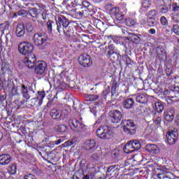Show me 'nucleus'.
Masks as SVG:
<instances>
[{
    "label": "nucleus",
    "instance_id": "7",
    "mask_svg": "<svg viewBox=\"0 0 179 179\" xmlns=\"http://www.w3.org/2000/svg\"><path fill=\"white\" fill-rule=\"evenodd\" d=\"M33 50H34V47L33 44L24 41L21 42L18 44V51L20 54L22 55H29L33 52Z\"/></svg>",
    "mask_w": 179,
    "mask_h": 179
},
{
    "label": "nucleus",
    "instance_id": "64",
    "mask_svg": "<svg viewBox=\"0 0 179 179\" xmlns=\"http://www.w3.org/2000/svg\"><path fill=\"white\" fill-rule=\"evenodd\" d=\"M22 15H24V13H23V11L22 10L18 11V16H22Z\"/></svg>",
    "mask_w": 179,
    "mask_h": 179
},
{
    "label": "nucleus",
    "instance_id": "28",
    "mask_svg": "<svg viewBox=\"0 0 179 179\" xmlns=\"http://www.w3.org/2000/svg\"><path fill=\"white\" fill-rule=\"evenodd\" d=\"M17 171V165L16 164H11L8 167V173L11 176H15Z\"/></svg>",
    "mask_w": 179,
    "mask_h": 179
},
{
    "label": "nucleus",
    "instance_id": "63",
    "mask_svg": "<svg viewBox=\"0 0 179 179\" xmlns=\"http://www.w3.org/2000/svg\"><path fill=\"white\" fill-rule=\"evenodd\" d=\"M83 179H90V176H89V175H85L83 176Z\"/></svg>",
    "mask_w": 179,
    "mask_h": 179
},
{
    "label": "nucleus",
    "instance_id": "36",
    "mask_svg": "<svg viewBox=\"0 0 179 179\" xmlns=\"http://www.w3.org/2000/svg\"><path fill=\"white\" fill-rule=\"evenodd\" d=\"M125 24L127 26L132 27V26H135V24H136V22L132 18H127L125 20Z\"/></svg>",
    "mask_w": 179,
    "mask_h": 179
},
{
    "label": "nucleus",
    "instance_id": "5",
    "mask_svg": "<svg viewBox=\"0 0 179 179\" xmlns=\"http://www.w3.org/2000/svg\"><path fill=\"white\" fill-rule=\"evenodd\" d=\"M69 125L70 128L76 132H81V134H87V128L86 125L80 123L76 119L69 120Z\"/></svg>",
    "mask_w": 179,
    "mask_h": 179
},
{
    "label": "nucleus",
    "instance_id": "42",
    "mask_svg": "<svg viewBox=\"0 0 179 179\" xmlns=\"http://www.w3.org/2000/svg\"><path fill=\"white\" fill-rule=\"evenodd\" d=\"M142 5L143 8H149L151 5L150 0H143Z\"/></svg>",
    "mask_w": 179,
    "mask_h": 179
},
{
    "label": "nucleus",
    "instance_id": "53",
    "mask_svg": "<svg viewBox=\"0 0 179 179\" xmlns=\"http://www.w3.org/2000/svg\"><path fill=\"white\" fill-rule=\"evenodd\" d=\"M131 60L129 57H126V64L127 65H131Z\"/></svg>",
    "mask_w": 179,
    "mask_h": 179
},
{
    "label": "nucleus",
    "instance_id": "22",
    "mask_svg": "<svg viewBox=\"0 0 179 179\" xmlns=\"http://www.w3.org/2000/svg\"><path fill=\"white\" fill-rule=\"evenodd\" d=\"M25 34H26V28L24 27V24H18L15 30V34L17 37H23Z\"/></svg>",
    "mask_w": 179,
    "mask_h": 179
},
{
    "label": "nucleus",
    "instance_id": "3",
    "mask_svg": "<svg viewBox=\"0 0 179 179\" xmlns=\"http://www.w3.org/2000/svg\"><path fill=\"white\" fill-rule=\"evenodd\" d=\"M34 44L36 47L41 48V50H44L43 45L47 43V40H48V35L45 33H36L33 37Z\"/></svg>",
    "mask_w": 179,
    "mask_h": 179
},
{
    "label": "nucleus",
    "instance_id": "14",
    "mask_svg": "<svg viewBox=\"0 0 179 179\" xmlns=\"http://www.w3.org/2000/svg\"><path fill=\"white\" fill-rule=\"evenodd\" d=\"M78 61L80 64L85 68L90 66V65H92L93 62V61L92 60V57H90L89 55L86 54L80 56Z\"/></svg>",
    "mask_w": 179,
    "mask_h": 179
},
{
    "label": "nucleus",
    "instance_id": "47",
    "mask_svg": "<svg viewBox=\"0 0 179 179\" xmlns=\"http://www.w3.org/2000/svg\"><path fill=\"white\" fill-rule=\"evenodd\" d=\"M154 122L155 124H156V125H160V123L162 122V117H156V119L154 120Z\"/></svg>",
    "mask_w": 179,
    "mask_h": 179
},
{
    "label": "nucleus",
    "instance_id": "25",
    "mask_svg": "<svg viewBox=\"0 0 179 179\" xmlns=\"http://www.w3.org/2000/svg\"><path fill=\"white\" fill-rule=\"evenodd\" d=\"M68 129L69 127L66 124H59L55 127V131L59 134H64V132H66Z\"/></svg>",
    "mask_w": 179,
    "mask_h": 179
},
{
    "label": "nucleus",
    "instance_id": "29",
    "mask_svg": "<svg viewBox=\"0 0 179 179\" xmlns=\"http://www.w3.org/2000/svg\"><path fill=\"white\" fill-rule=\"evenodd\" d=\"M57 27V23L51 21V20H48L47 22V29H48V33H52V29L54 30V29H55Z\"/></svg>",
    "mask_w": 179,
    "mask_h": 179
},
{
    "label": "nucleus",
    "instance_id": "30",
    "mask_svg": "<svg viewBox=\"0 0 179 179\" xmlns=\"http://www.w3.org/2000/svg\"><path fill=\"white\" fill-rule=\"evenodd\" d=\"M129 40L130 41H132V43H139L141 41V38L138 35H136L135 34H129Z\"/></svg>",
    "mask_w": 179,
    "mask_h": 179
},
{
    "label": "nucleus",
    "instance_id": "6",
    "mask_svg": "<svg viewBox=\"0 0 179 179\" xmlns=\"http://www.w3.org/2000/svg\"><path fill=\"white\" fill-rule=\"evenodd\" d=\"M122 125H123V131L124 132H126V134H130V135H135L136 134V126L135 125L134 120H122Z\"/></svg>",
    "mask_w": 179,
    "mask_h": 179
},
{
    "label": "nucleus",
    "instance_id": "56",
    "mask_svg": "<svg viewBox=\"0 0 179 179\" xmlns=\"http://www.w3.org/2000/svg\"><path fill=\"white\" fill-rule=\"evenodd\" d=\"M148 33H150V34H156V29H149Z\"/></svg>",
    "mask_w": 179,
    "mask_h": 179
},
{
    "label": "nucleus",
    "instance_id": "26",
    "mask_svg": "<svg viewBox=\"0 0 179 179\" xmlns=\"http://www.w3.org/2000/svg\"><path fill=\"white\" fill-rule=\"evenodd\" d=\"M96 147V141L94 140H87L85 141V148L87 150H92Z\"/></svg>",
    "mask_w": 179,
    "mask_h": 179
},
{
    "label": "nucleus",
    "instance_id": "58",
    "mask_svg": "<svg viewBox=\"0 0 179 179\" xmlns=\"http://www.w3.org/2000/svg\"><path fill=\"white\" fill-rule=\"evenodd\" d=\"M51 106H52V101H49L46 105V107H48V108H50Z\"/></svg>",
    "mask_w": 179,
    "mask_h": 179
},
{
    "label": "nucleus",
    "instance_id": "38",
    "mask_svg": "<svg viewBox=\"0 0 179 179\" xmlns=\"http://www.w3.org/2000/svg\"><path fill=\"white\" fill-rule=\"evenodd\" d=\"M112 96H115L117 94V82L113 81L112 85V91H111Z\"/></svg>",
    "mask_w": 179,
    "mask_h": 179
},
{
    "label": "nucleus",
    "instance_id": "59",
    "mask_svg": "<svg viewBox=\"0 0 179 179\" xmlns=\"http://www.w3.org/2000/svg\"><path fill=\"white\" fill-rule=\"evenodd\" d=\"M173 10L174 12H178V11H179V6H175L173 8Z\"/></svg>",
    "mask_w": 179,
    "mask_h": 179
},
{
    "label": "nucleus",
    "instance_id": "61",
    "mask_svg": "<svg viewBox=\"0 0 179 179\" xmlns=\"http://www.w3.org/2000/svg\"><path fill=\"white\" fill-rule=\"evenodd\" d=\"M164 93V94H166V96L170 95V91H169L168 90H165Z\"/></svg>",
    "mask_w": 179,
    "mask_h": 179
},
{
    "label": "nucleus",
    "instance_id": "57",
    "mask_svg": "<svg viewBox=\"0 0 179 179\" xmlns=\"http://www.w3.org/2000/svg\"><path fill=\"white\" fill-rule=\"evenodd\" d=\"M62 143V140L61 138L54 142L55 145H59V143Z\"/></svg>",
    "mask_w": 179,
    "mask_h": 179
},
{
    "label": "nucleus",
    "instance_id": "32",
    "mask_svg": "<svg viewBox=\"0 0 179 179\" xmlns=\"http://www.w3.org/2000/svg\"><path fill=\"white\" fill-rule=\"evenodd\" d=\"M130 143H131V145L133 146V149H134V151L136 152L141 149V143L138 141L137 140H132L130 141Z\"/></svg>",
    "mask_w": 179,
    "mask_h": 179
},
{
    "label": "nucleus",
    "instance_id": "48",
    "mask_svg": "<svg viewBox=\"0 0 179 179\" xmlns=\"http://www.w3.org/2000/svg\"><path fill=\"white\" fill-rule=\"evenodd\" d=\"M173 20L175 22V23H178L179 22V14H176L173 17Z\"/></svg>",
    "mask_w": 179,
    "mask_h": 179
},
{
    "label": "nucleus",
    "instance_id": "18",
    "mask_svg": "<svg viewBox=\"0 0 179 179\" xmlns=\"http://www.w3.org/2000/svg\"><path fill=\"white\" fill-rule=\"evenodd\" d=\"M157 177V178H159V179H164V178L171 179V178L173 177V173H171V172H170V169L163 168L162 173H158Z\"/></svg>",
    "mask_w": 179,
    "mask_h": 179
},
{
    "label": "nucleus",
    "instance_id": "4",
    "mask_svg": "<svg viewBox=\"0 0 179 179\" xmlns=\"http://www.w3.org/2000/svg\"><path fill=\"white\" fill-rule=\"evenodd\" d=\"M96 136L101 139H111L114 135L113 131L108 129L107 126H101L96 130Z\"/></svg>",
    "mask_w": 179,
    "mask_h": 179
},
{
    "label": "nucleus",
    "instance_id": "44",
    "mask_svg": "<svg viewBox=\"0 0 179 179\" xmlns=\"http://www.w3.org/2000/svg\"><path fill=\"white\" fill-rule=\"evenodd\" d=\"M41 19H43L44 22H45V20L48 19V14L46 12L43 11L41 14Z\"/></svg>",
    "mask_w": 179,
    "mask_h": 179
},
{
    "label": "nucleus",
    "instance_id": "31",
    "mask_svg": "<svg viewBox=\"0 0 179 179\" xmlns=\"http://www.w3.org/2000/svg\"><path fill=\"white\" fill-rule=\"evenodd\" d=\"M155 108L157 113H163V110H164V103L162 101L155 102Z\"/></svg>",
    "mask_w": 179,
    "mask_h": 179
},
{
    "label": "nucleus",
    "instance_id": "62",
    "mask_svg": "<svg viewBox=\"0 0 179 179\" xmlns=\"http://www.w3.org/2000/svg\"><path fill=\"white\" fill-rule=\"evenodd\" d=\"M108 48L109 50H114V46L113 45H110Z\"/></svg>",
    "mask_w": 179,
    "mask_h": 179
},
{
    "label": "nucleus",
    "instance_id": "40",
    "mask_svg": "<svg viewBox=\"0 0 179 179\" xmlns=\"http://www.w3.org/2000/svg\"><path fill=\"white\" fill-rule=\"evenodd\" d=\"M160 22L162 26H167V24H169V21L167 20V18H166V17L164 16L161 17Z\"/></svg>",
    "mask_w": 179,
    "mask_h": 179
},
{
    "label": "nucleus",
    "instance_id": "45",
    "mask_svg": "<svg viewBox=\"0 0 179 179\" xmlns=\"http://www.w3.org/2000/svg\"><path fill=\"white\" fill-rule=\"evenodd\" d=\"M3 85L4 86H6V87H8V89H10V87L12 86V82L8 80L5 81L4 83H3Z\"/></svg>",
    "mask_w": 179,
    "mask_h": 179
},
{
    "label": "nucleus",
    "instance_id": "41",
    "mask_svg": "<svg viewBox=\"0 0 179 179\" xmlns=\"http://www.w3.org/2000/svg\"><path fill=\"white\" fill-rule=\"evenodd\" d=\"M171 31H173L176 36H179V26L178 24H174Z\"/></svg>",
    "mask_w": 179,
    "mask_h": 179
},
{
    "label": "nucleus",
    "instance_id": "19",
    "mask_svg": "<svg viewBox=\"0 0 179 179\" xmlns=\"http://www.w3.org/2000/svg\"><path fill=\"white\" fill-rule=\"evenodd\" d=\"M12 162V157L8 154H3L0 155V165L8 166Z\"/></svg>",
    "mask_w": 179,
    "mask_h": 179
},
{
    "label": "nucleus",
    "instance_id": "46",
    "mask_svg": "<svg viewBox=\"0 0 179 179\" xmlns=\"http://www.w3.org/2000/svg\"><path fill=\"white\" fill-rule=\"evenodd\" d=\"M24 179H36V176L33 174H27L24 176Z\"/></svg>",
    "mask_w": 179,
    "mask_h": 179
},
{
    "label": "nucleus",
    "instance_id": "35",
    "mask_svg": "<svg viewBox=\"0 0 179 179\" xmlns=\"http://www.w3.org/2000/svg\"><path fill=\"white\" fill-rule=\"evenodd\" d=\"M99 95H94V94H89L87 95L86 99L87 101H96V100H99Z\"/></svg>",
    "mask_w": 179,
    "mask_h": 179
},
{
    "label": "nucleus",
    "instance_id": "24",
    "mask_svg": "<svg viewBox=\"0 0 179 179\" xmlns=\"http://www.w3.org/2000/svg\"><path fill=\"white\" fill-rule=\"evenodd\" d=\"M164 118L168 122H171L174 120V110H171L164 113Z\"/></svg>",
    "mask_w": 179,
    "mask_h": 179
},
{
    "label": "nucleus",
    "instance_id": "37",
    "mask_svg": "<svg viewBox=\"0 0 179 179\" xmlns=\"http://www.w3.org/2000/svg\"><path fill=\"white\" fill-rule=\"evenodd\" d=\"M44 97H45V92H43V91H38V96L36 97V99H38V100L39 101V105L41 106V102L43 101V99H44Z\"/></svg>",
    "mask_w": 179,
    "mask_h": 179
},
{
    "label": "nucleus",
    "instance_id": "15",
    "mask_svg": "<svg viewBox=\"0 0 179 179\" xmlns=\"http://www.w3.org/2000/svg\"><path fill=\"white\" fill-rule=\"evenodd\" d=\"M178 134L176 131H171L166 134V141L169 145H174L177 142Z\"/></svg>",
    "mask_w": 179,
    "mask_h": 179
},
{
    "label": "nucleus",
    "instance_id": "39",
    "mask_svg": "<svg viewBox=\"0 0 179 179\" xmlns=\"http://www.w3.org/2000/svg\"><path fill=\"white\" fill-rule=\"evenodd\" d=\"M159 12L160 13H167L169 12V7L167 6H161Z\"/></svg>",
    "mask_w": 179,
    "mask_h": 179
},
{
    "label": "nucleus",
    "instance_id": "17",
    "mask_svg": "<svg viewBox=\"0 0 179 179\" xmlns=\"http://www.w3.org/2000/svg\"><path fill=\"white\" fill-rule=\"evenodd\" d=\"M156 54L158 58L161 59V61H166V59H167V55L166 54L164 48L162 46L157 47L156 50Z\"/></svg>",
    "mask_w": 179,
    "mask_h": 179
},
{
    "label": "nucleus",
    "instance_id": "8",
    "mask_svg": "<svg viewBox=\"0 0 179 179\" xmlns=\"http://www.w3.org/2000/svg\"><path fill=\"white\" fill-rule=\"evenodd\" d=\"M109 120L113 124H119L122 120V113L118 110H113L109 112Z\"/></svg>",
    "mask_w": 179,
    "mask_h": 179
},
{
    "label": "nucleus",
    "instance_id": "50",
    "mask_svg": "<svg viewBox=\"0 0 179 179\" xmlns=\"http://www.w3.org/2000/svg\"><path fill=\"white\" fill-rule=\"evenodd\" d=\"M37 101H38V98H33L31 99V106H36L37 103Z\"/></svg>",
    "mask_w": 179,
    "mask_h": 179
},
{
    "label": "nucleus",
    "instance_id": "21",
    "mask_svg": "<svg viewBox=\"0 0 179 179\" xmlns=\"http://www.w3.org/2000/svg\"><path fill=\"white\" fill-rule=\"evenodd\" d=\"M110 10V13L115 16L117 20H122L124 19V14L120 11V8H117L116 7L113 8Z\"/></svg>",
    "mask_w": 179,
    "mask_h": 179
},
{
    "label": "nucleus",
    "instance_id": "12",
    "mask_svg": "<svg viewBox=\"0 0 179 179\" xmlns=\"http://www.w3.org/2000/svg\"><path fill=\"white\" fill-rule=\"evenodd\" d=\"M21 93L24 99H26L27 100H29L31 97V93H33L34 94L36 92H34V90L33 89V87L29 86L27 87L24 85H22L21 88Z\"/></svg>",
    "mask_w": 179,
    "mask_h": 179
},
{
    "label": "nucleus",
    "instance_id": "9",
    "mask_svg": "<svg viewBox=\"0 0 179 179\" xmlns=\"http://www.w3.org/2000/svg\"><path fill=\"white\" fill-rule=\"evenodd\" d=\"M36 61L37 59L36 58V55L33 54V52L27 55L23 59L24 65L29 69H33V68H34Z\"/></svg>",
    "mask_w": 179,
    "mask_h": 179
},
{
    "label": "nucleus",
    "instance_id": "60",
    "mask_svg": "<svg viewBox=\"0 0 179 179\" xmlns=\"http://www.w3.org/2000/svg\"><path fill=\"white\" fill-rule=\"evenodd\" d=\"M9 37H12V35H10V34H6V41H8Z\"/></svg>",
    "mask_w": 179,
    "mask_h": 179
},
{
    "label": "nucleus",
    "instance_id": "55",
    "mask_svg": "<svg viewBox=\"0 0 179 179\" xmlns=\"http://www.w3.org/2000/svg\"><path fill=\"white\" fill-rule=\"evenodd\" d=\"M115 52L114 50H108V54H107V57H108V58L110 57H111V55H113Z\"/></svg>",
    "mask_w": 179,
    "mask_h": 179
},
{
    "label": "nucleus",
    "instance_id": "13",
    "mask_svg": "<svg viewBox=\"0 0 179 179\" xmlns=\"http://www.w3.org/2000/svg\"><path fill=\"white\" fill-rule=\"evenodd\" d=\"M35 73L37 75H43L47 71V63L44 61H39L35 64Z\"/></svg>",
    "mask_w": 179,
    "mask_h": 179
},
{
    "label": "nucleus",
    "instance_id": "10",
    "mask_svg": "<svg viewBox=\"0 0 179 179\" xmlns=\"http://www.w3.org/2000/svg\"><path fill=\"white\" fill-rule=\"evenodd\" d=\"M147 20L148 26L150 27H153V26H156V17H157V10H151L147 13Z\"/></svg>",
    "mask_w": 179,
    "mask_h": 179
},
{
    "label": "nucleus",
    "instance_id": "2",
    "mask_svg": "<svg viewBox=\"0 0 179 179\" xmlns=\"http://www.w3.org/2000/svg\"><path fill=\"white\" fill-rule=\"evenodd\" d=\"M82 3L83 5L80 6V7L71 10V12H73L76 16L78 17H83L85 15H87V13H96V8L87 1H84Z\"/></svg>",
    "mask_w": 179,
    "mask_h": 179
},
{
    "label": "nucleus",
    "instance_id": "23",
    "mask_svg": "<svg viewBox=\"0 0 179 179\" xmlns=\"http://www.w3.org/2000/svg\"><path fill=\"white\" fill-rule=\"evenodd\" d=\"M137 103H141V104H146L148 101V95L146 94H138L136 97Z\"/></svg>",
    "mask_w": 179,
    "mask_h": 179
},
{
    "label": "nucleus",
    "instance_id": "1",
    "mask_svg": "<svg viewBox=\"0 0 179 179\" xmlns=\"http://www.w3.org/2000/svg\"><path fill=\"white\" fill-rule=\"evenodd\" d=\"M75 27L72 23L69 22L68 20L64 15H59L58 17V21L56 22V29L58 33H64L66 37H73Z\"/></svg>",
    "mask_w": 179,
    "mask_h": 179
},
{
    "label": "nucleus",
    "instance_id": "43",
    "mask_svg": "<svg viewBox=\"0 0 179 179\" xmlns=\"http://www.w3.org/2000/svg\"><path fill=\"white\" fill-rule=\"evenodd\" d=\"M109 58L113 59V61H117L118 58H120V54L115 52L113 55H110Z\"/></svg>",
    "mask_w": 179,
    "mask_h": 179
},
{
    "label": "nucleus",
    "instance_id": "52",
    "mask_svg": "<svg viewBox=\"0 0 179 179\" xmlns=\"http://www.w3.org/2000/svg\"><path fill=\"white\" fill-rule=\"evenodd\" d=\"M0 179H6V176H5V172L0 171Z\"/></svg>",
    "mask_w": 179,
    "mask_h": 179
},
{
    "label": "nucleus",
    "instance_id": "20",
    "mask_svg": "<svg viewBox=\"0 0 179 179\" xmlns=\"http://www.w3.org/2000/svg\"><path fill=\"white\" fill-rule=\"evenodd\" d=\"M122 104L124 108H126V110H131L134 108V106H135V101L132 98H127L123 100Z\"/></svg>",
    "mask_w": 179,
    "mask_h": 179
},
{
    "label": "nucleus",
    "instance_id": "51",
    "mask_svg": "<svg viewBox=\"0 0 179 179\" xmlns=\"http://www.w3.org/2000/svg\"><path fill=\"white\" fill-rule=\"evenodd\" d=\"M73 145V143L71 141H67L64 143V146L68 147V146H72Z\"/></svg>",
    "mask_w": 179,
    "mask_h": 179
},
{
    "label": "nucleus",
    "instance_id": "33",
    "mask_svg": "<svg viewBox=\"0 0 179 179\" xmlns=\"http://www.w3.org/2000/svg\"><path fill=\"white\" fill-rule=\"evenodd\" d=\"M28 13L31 17H37L38 16V10L36 8H32L29 10Z\"/></svg>",
    "mask_w": 179,
    "mask_h": 179
},
{
    "label": "nucleus",
    "instance_id": "16",
    "mask_svg": "<svg viewBox=\"0 0 179 179\" xmlns=\"http://www.w3.org/2000/svg\"><path fill=\"white\" fill-rule=\"evenodd\" d=\"M145 150H147L148 153H151V155H157V153L160 152L159 146L156 144H148L145 146Z\"/></svg>",
    "mask_w": 179,
    "mask_h": 179
},
{
    "label": "nucleus",
    "instance_id": "49",
    "mask_svg": "<svg viewBox=\"0 0 179 179\" xmlns=\"http://www.w3.org/2000/svg\"><path fill=\"white\" fill-rule=\"evenodd\" d=\"M91 158L94 161L99 160V155L96 153H94L91 155Z\"/></svg>",
    "mask_w": 179,
    "mask_h": 179
},
{
    "label": "nucleus",
    "instance_id": "54",
    "mask_svg": "<svg viewBox=\"0 0 179 179\" xmlns=\"http://www.w3.org/2000/svg\"><path fill=\"white\" fill-rule=\"evenodd\" d=\"M115 169V166H111L108 169L107 171L108 173H111V171H114Z\"/></svg>",
    "mask_w": 179,
    "mask_h": 179
},
{
    "label": "nucleus",
    "instance_id": "11",
    "mask_svg": "<svg viewBox=\"0 0 179 179\" xmlns=\"http://www.w3.org/2000/svg\"><path fill=\"white\" fill-rule=\"evenodd\" d=\"M68 111L66 109L57 110L52 109L50 111V116L53 120H57V121H61L64 118V114H66Z\"/></svg>",
    "mask_w": 179,
    "mask_h": 179
},
{
    "label": "nucleus",
    "instance_id": "27",
    "mask_svg": "<svg viewBox=\"0 0 179 179\" xmlns=\"http://www.w3.org/2000/svg\"><path fill=\"white\" fill-rule=\"evenodd\" d=\"M124 153H132L133 152H135V150L134 149V147L131 143V141H129L125 147L123 149Z\"/></svg>",
    "mask_w": 179,
    "mask_h": 179
},
{
    "label": "nucleus",
    "instance_id": "34",
    "mask_svg": "<svg viewBox=\"0 0 179 179\" xmlns=\"http://www.w3.org/2000/svg\"><path fill=\"white\" fill-rule=\"evenodd\" d=\"M169 94H171V96H173V94H175L173 96H171L172 98L178 97V96H179V87H175L173 88V90H169Z\"/></svg>",
    "mask_w": 179,
    "mask_h": 179
}]
</instances>
